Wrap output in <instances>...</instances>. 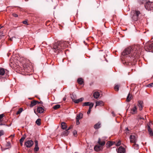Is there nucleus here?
Instances as JSON below:
<instances>
[{
    "label": "nucleus",
    "mask_w": 153,
    "mask_h": 153,
    "mask_svg": "<svg viewBox=\"0 0 153 153\" xmlns=\"http://www.w3.org/2000/svg\"><path fill=\"white\" fill-rule=\"evenodd\" d=\"M140 46L136 45L134 47H130L126 48L122 53V55L124 57H128L131 58V61L134 60L138 58V55L140 52Z\"/></svg>",
    "instance_id": "obj_1"
},
{
    "label": "nucleus",
    "mask_w": 153,
    "mask_h": 153,
    "mask_svg": "<svg viewBox=\"0 0 153 153\" xmlns=\"http://www.w3.org/2000/svg\"><path fill=\"white\" fill-rule=\"evenodd\" d=\"M66 42L60 41L55 43L53 47V50L55 53H56L57 51L62 48H64L66 46Z\"/></svg>",
    "instance_id": "obj_2"
},
{
    "label": "nucleus",
    "mask_w": 153,
    "mask_h": 153,
    "mask_svg": "<svg viewBox=\"0 0 153 153\" xmlns=\"http://www.w3.org/2000/svg\"><path fill=\"white\" fill-rule=\"evenodd\" d=\"M146 51L148 52H153V42H146L144 46Z\"/></svg>",
    "instance_id": "obj_3"
},
{
    "label": "nucleus",
    "mask_w": 153,
    "mask_h": 153,
    "mask_svg": "<svg viewBox=\"0 0 153 153\" xmlns=\"http://www.w3.org/2000/svg\"><path fill=\"white\" fill-rule=\"evenodd\" d=\"M140 14V11L137 10H133L131 12L132 19L134 21H137L139 19V15Z\"/></svg>",
    "instance_id": "obj_4"
},
{
    "label": "nucleus",
    "mask_w": 153,
    "mask_h": 153,
    "mask_svg": "<svg viewBox=\"0 0 153 153\" xmlns=\"http://www.w3.org/2000/svg\"><path fill=\"white\" fill-rule=\"evenodd\" d=\"M145 8L148 10H153V2L148 1L145 4Z\"/></svg>",
    "instance_id": "obj_5"
},
{
    "label": "nucleus",
    "mask_w": 153,
    "mask_h": 153,
    "mask_svg": "<svg viewBox=\"0 0 153 153\" xmlns=\"http://www.w3.org/2000/svg\"><path fill=\"white\" fill-rule=\"evenodd\" d=\"M33 144V142L32 140H28L25 142V145L27 148L31 147Z\"/></svg>",
    "instance_id": "obj_6"
},
{
    "label": "nucleus",
    "mask_w": 153,
    "mask_h": 153,
    "mask_svg": "<svg viewBox=\"0 0 153 153\" xmlns=\"http://www.w3.org/2000/svg\"><path fill=\"white\" fill-rule=\"evenodd\" d=\"M137 137L135 135H131L130 136V142L131 143H136Z\"/></svg>",
    "instance_id": "obj_7"
},
{
    "label": "nucleus",
    "mask_w": 153,
    "mask_h": 153,
    "mask_svg": "<svg viewBox=\"0 0 153 153\" xmlns=\"http://www.w3.org/2000/svg\"><path fill=\"white\" fill-rule=\"evenodd\" d=\"M137 106L138 107L140 111L142 110L143 107V102L142 101H138L137 103Z\"/></svg>",
    "instance_id": "obj_8"
},
{
    "label": "nucleus",
    "mask_w": 153,
    "mask_h": 153,
    "mask_svg": "<svg viewBox=\"0 0 153 153\" xmlns=\"http://www.w3.org/2000/svg\"><path fill=\"white\" fill-rule=\"evenodd\" d=\"M117 151L118 153H124L125 152V149L122 146H120Z\"/></svg>",
    "instance_id": "obj_9"
},
{
    "label": "nucleus",
    "mask_w": 153,
    "mask_h": 153,
    "mask_svg": "<svg viewBox=\"0 0 153 153\" xmlns=\"http://www.w3.org/2000/svg\"><path fill=\"white\" fill-rule=\"evenodd\" d=\"M71 98L72 100L75 103H78L79 102H81L83 100L84 98H81L77 100H75L72 97Z\"/></svg>",
    "instance_id": "obj_10"
},
{
    "label": "nucleus",
    "mask_w": 153,
    "mask_h": 153,
    "mask_svg": "<svg viewBox=\"0 0 153 153\" xmlns=\"http://www.w3.org/2000/svg\"><path fill=\"white\" fill-rule=\"evenodd\" d=\"M102 149V146L99 144L96 145L94 147V149L95 151H99Z\"/></svg>",
    "instance_id": "obj_11"
},
{
    "label": "nucleus",
    "mask_w": 153,
    "mask_h": 153,
    "mask_svg": "<svg viewBox=\"0 0 153 153\" xmlns=\"http://www.w3.org/2000/svg\"><path fill=\"white\" fill-rule=\"evenodd\" d=\"M131 113L134 114L137 113V108L136 106L135 105L131 109Z\"/></svg>",
    "instance_id": "obj_12"
},
{
    "label": "nucleus",
    "mask_w": 153,
    "mask_h": 153,
    "mask_svg": "<svg viewBox=\"0 0 153 153\" xmlns=\"http://www.w3.org/2000/svg\"><path fill=\"white\" fill-rule=\"evenodd\" d=\"M148 126V130L149 133V134L150 136H153V132L151 129L150 126V124L149 123L147 125Z\"/></svg>",
    "instance_id": "obj_13"
},
{
    "label": "nucleus",
    "mask_w": 153,
    "mask_h": 153,
    "mask_svg": "<svg viewBox=\"0 0 153 153\" xmlns=\"http://www.w3.org/2000/svg\"><path fill=\"white\" fill-rule=\"evenodd\" d=\"M37 111L39 113H42L44 112V109L42 107H38L37 108Z\"/></svg>",
    "instance_id": "obj_14"
},
{
    "label": "nucleus",
    "mask_w": 153,
    "mask_h": 153,
    "mask_svg": "<svg viewBox=\"0 0 153 153\" xmlns=\"http://www.w3.org/2000/svg\"><path fill=\"white\" fill-rule=\"evenodd\" d=\"M96 105L95 107L99 105L102 106L104 105L103 102L99 100L97 101V102H96Z\"/></svg>",
    "instance_id": "obj_15"
},
{
    "label": "nucleus",
    "mask_w": 153,
    "mask_h": 153,
    "mask_svg": "<svg viewBox=\"0 0 153 153\" xmlns=\"http://www.w3.org/2000/svg\"><path fill=\"white\" fill-rule=\"evenodd\" d=\"M99 93L97 91L95 92L93 94V96L95 99H97L100 96Z\"/></svg>",
    "instance_id": "obj_16"
},
{
    "label": "nucleus",
    "mask_w": 153,
    "mask_h": 153,
    "mask_svg": "<svg viewBox=\"0 0 153 153\" xmlns=\"http://www.w3.org/2000/svg\"><path fill=\"white\" fill-rule=\"evenodd\" d=\"M37 101L36 100L32 101L30 105V107H32L33 106L35 105L37 103Z\"/></svg>",
    "instance_id": "obj_17"
},
{
    "label": "nucleus",
    "mask_w": 153,
    "mask_h": 153,
    "mask_svg": "<svg viewBox=\"0 0 153 153\" xmlns=\"http://www.w3.org/2000/svg\"><path fill=\"white\" fill-rule=\"evenodd\" d=\"M100 125L101 123L98 122L94 125V127L96 129H98L100 127Z\"/></svg>",
    "instance_id": "obj_18"
},
{
    "label": "nucleus",
    "mask_w": 153,
    "mask_h": 153,
    "mask_svg": "<svg viewBox=\"0 0 153 153\" xmlns=\"http://www.w3.org/2000/svg\"><path fill=\"white\" fill-rule=\"evenodd\" d=\"M114 143H115V142H114L108 141L106 143V145L110 147Z\"/></svg>",
    "instance_id": "obj_19"
},
{
    "label": "nucleus",
    "mask_w": 153,
    "mask_h": 153,
    "mask_svg": "<svg viewBox=\"0 0 153 153\" xmlns=\"http://www.w3.org/2000/svg\"><path fill=\"white\" fill-rule=\"evenodd\" d=\"M83 117V114L81 113H79V114L77 115L76 119L80 120L82 119Z\"/></svg>",
    "instance_id": "obj_20"
},
{
    "label": "nucleus",
    "mask_w": 153,
    "mask_h": 153,
    "mask_svg": "<svg viewBox=\"0 0 153 153\" xmlns=\"http://www.w3.org/2000/svg\"><path fill=\"white\" fill-rule=\"evenodd\" d=\"M94 105V103H91V104L90 105L89 107V110L87 112L88 114H89L90 113L91 109L92 108V107H93Z\"/></svg>",
    "instance_id": "obj_21"
},
{
    "label": "nucleus",
    "mask_w": 153,
    "mask_h": 153,
    "mask_svg": "<svg viewBox=\"0 0 153 153\" xmlns=\"http://www.w3.org/2000/svg\"><path fill=\"white\" fill-rule=\"evenodd\" d=\"M61 127L62 129H65L67 127V126L65 122H62L61 123Z\"/></svg>",
    "instance_id": "obj_22"
},
{
    "label": "nucleus",
    "mask_w": 153,
    "mask_h": 153,
    "mask_svg": "<svg viewBox=\"0 0 153 153\" xmlns=\"http://www.w3.org/2000/svg\"><path fill=\"white\" fill-rule=\"evenodd\" d=\"M98 143L99 144L102 146H104L105 144V142L104 141H103L101 142L100 139H99L98 141Z\"/></svg>",
    "instance_id": "obj_23"
},
{
    "label": "nucleus",
    "mask_w": 153,
    "mask_h": 153,
    "mask_svg": "<svg viewBox=\"0 0 153 153\" xmlns=\"http://www.w3.org/2000/svg\"><path fill=\"white\" fill-rule=\"evenodd\" d=\"M77 82L79 84L82 85L83 83V79L82 78H79L78 79Z\"/></svg>",
    "instance_id": "obj_24"
},
{
    "label": "nucleus",
    "mask_w": 153,
    "mask_h": 153,
    "mask_svg": "<svg viewBox=\"0 0 153 153\" xmlns=\"http://www.w3.org/2000/svg\"><path fill=\"white\" fill-rule=\"evenodd\" d=\"M5 74L4 69L2 68H0V75H3Z\"/></svg>",
    "instance_id": "obj_25"
},
{
    "label": "nucleus",
    "mask_w": 153,
    "mask_h": 153,
    "mask_svg": "<svg viewBox=\"0 0 153 153\" xmlns=\"http://www.w3.org/2000/svg\"><path fill=\"white\" fill-rule=\"evenodd\" d=\"M132 97V95H130L129 93L128 94V95L127 97L126 101H127L129 102L130 101Z\"/></svg>",
    "instance_id": "obj_26"
},
{
    "label": "nucleus",
    "mask_w": 153,
    "mask_h": 153,
    "mask_svg": "<svg viewBox=\"0 0 153 153\" xmlns=\"http://www.w3.org/2000/svg\"><path fill=\"white\" fill-rule=\"evenodd\" d=\"M72 127V126H70L69 127L68 129L66 130L64 132V134H65V135L67 136L69 132L68 131V130L71 129Z\"/></svg>",
    "instance_id": "obj_27"
},
{
    "label": "nucleus",
    "mask_w": 153,
    "mask_h": 153,
    "mask_svg": "<svg viewBox=\"0 0 153 153\" xmlns=\"http://www.w3.org/2000/svg\"><path fill=\"white\" fill-rule=\"evenodd\" d=\"M133 147L135 149H138L139 148V145L137 144H136V143H134Z\"/></svg>",
    "instance_id": "obj_28"
},
{
    "label": "nucleus",
    "mask_w": 153,
    "mask_h": 153,
    "mask_svg": "<svg viewBox=\"0 0 153 153\" xmlns=\"http://www.w3.org/2000/svg\"><path fill=\"white\" fill-rule=\"evenodd\" d=\"M91 102H85L84 103H83L82 105L83 106H90V105L91 104Z\"/></svg>",
    "instance_id": "obj_29"
},
{
    "label": "nucleus",
    "mask_w": 153,
    "mask_h": 153,
    "mask_svg": "<svg viewBox=\"0 0 153 153\" xmlns=\"http://www.w3.org/2000/svg\"><path fill=\"white\" fill-rule=\"evenodd\" d=\"M36 123L38 126H40L41 125V119H37L36 121Z\"/></svg>",
    "instance_id": "obj_30"
},
{
    "label": "nucleus",
    "mask_w": 153,
    "mask_h": 153,
    "mask_svg": "<svg viewBox=\"0 0 153 153\" xmlns=\"http://www.w3.org/2000/svg\"><path fill=\"white\" fill-rule=\"evenodd\" d=\"M26 137V136L25 135L23 137H22L20 140V142H23Z\"/></svg>",
    "instance_id": "obj_31"
},
{
    "label": "nucleus",
    "mask_w": 153,
    "mask_h": 153,
    "mask_svg": "<svg viewBox=\"0 0 153 153\" xmlns=\"http://www.w3.org/2000/svg\"><path fill=\"white\" fill-rule=\"evenodd\" d=\"M22 110H23V109L22 108H20L19 109V110L16 112V114L17 115L19 114L22 112Z\"/></svg>",
    "instance_id": "obj_32"
},
{
    "label": "nucleus",
    "mask_w": 153,
    "mask_h": 153,
    "mask_svg": "<svg viewBox=\"0 0 153 153\" xmlns=\"http://www.w3.org/2000/svg\"><path fill=\"white\" fill-rule=\"evenodd\" d=\"M60 105H56L53 107V108L55 109L59 108L60 107Z\"/></svg>",
    "instance_id": "obj_33"
},
{
    "label": "nucleus",
    "mask_w": 153,
    "mask_h": 153,
    "mask_svg": "<svg viewBox=\"0 0 153 153\" xmlns=\"http://www.w3.org/2000/svg\"><path fill=\"white\" fill-rule=\"evenodd\" d=\"M4 116V114H0V122H1L3 120V118Z\"/></svg>",
    "instance_id": "obj_34"
},
{
    "label": "nucleus",
    "mask_w": 153,
    "mask_h": 153,
    "mask_svg": "<svg viewBox=\"0 0 153 153\" xmlns=\"http://www.w3.org/2000/svg\"><path fill=\"white\" fill-rule=\"evenodd\" d=\"M119 86L118 85H116L114 88L115 90L116 91H118L119 90Z\"/></svg>",
    "instance_id": "obj_35"
},
{
    "label": "nucleus",
    "mask_w": 153,
    "mask_h": 153,
    "mask_svg": "<svg viewBox=\"0 0 153 153\" xmlns=\"http://www.w3.org/2000/svg\"><path fill=\"white\" fill-rule=\"evenodd\" d=\"M39 147H38V146H35V147L34 148V151H38L39 150Z\"/></svg>",
    "instance_id": "obj_36"
},
{
    "label": "nucleus",
    "mask_w": 153,
    "mask_h": 153,
    "mask_svg": "<svg viewBox=\"0 0 153 153\" xmlns=\"http://www.w3.org/2000/svg\"><path fill=\"white\" fill-rule=\"evenodd\" d=\"M146 86L148 87L151 88L153 87V82L150 84L147 85Z\"/></svg>",
    "instance_id": "obj_37"
},
{
    "label": "nucleus",
    "mask_w": 153,
    "mask_h": 153,
    "mask_svg": "<svg viewBox=\"0 0 153 153\" xmlns=\"http://www.w3.org/2000/svg\"><path fill=\"white\" fill-rule=\"evenodd\" d=\"M4 131L2 130H0V137L4 134Z\"/></svg>",
    "instance_id": "obj_38"
},
{
    "label": "nucleus",
    "mask_w": 153,
    "mask_h": 153,
    "mask_svg": "<svg viewBox=\"0 0 153 153\" xmlns=\"http://www.w3.org/2000/svg\"><path fill=\"white\" fill-rule=\"evenodd\" d=\"M73 134L74 135V136L76 137V135L77 134V131L76 130H75L73 131Z\"/></svg>",
    "instance_id": "obj_39"
},
{
    "label": "nucleus",
    "mask_w": 153,
    "mask_h": 153,
    "mask_svg": "<svg viewBox=\"0 0 153 153\" xmlns=\"http://www.w3.org/2000/svg\"><path fill=\"white\" fill-rule=\"evenodd\" d=\"M121 144V141H119L118 142L116 143L115 144L117 146H119Z\"/></svg>",
    "instance_id": "obj_40"
},
{
    "label": "nucleus",
    "mask_w": 153,
    "mask_h": 153,
    "mask_svg": "<svg viewBox=\"0 0 153 153\" xmlns=\"http://www.w3.org/2000/svg\"><path fill=\"white\" fill-rule=\"evenodd\" d=\"M79 120L78 119H76V124L77 125H78L80 124Z\"/></svg>",
    "instance_id": "obj_41"
},
{
    "label": "nucleus",
    "mask_w": 153,
    "mask_h": 153,
    "mask_svg": "<svg viewBox=\"0 0 153 153\" xmlns=\"http://www.w3.org/2000/svg\"><path fill=\"white\" fill-rule=\"evenodd\" d=\"M35 146H38V142L37 140H35Z\"/></svg>",
    "instance_id": "obj_42"
},
{
    "label": "nucleus",
    "mask_w": 153,
    "mask_h": 153,
    "mask_svg": "<svg viewBox=\"0 0 153 153\" xmlns=\"http://www.w3.org/2000/svg\"><path fill=\"white\" fill-rule=\"evenodd\" d=\"M3 33L1 31H0V36H3L4 35H3Z\"/></svg>",
    "instance_id": "obj_43"
},
{
    "label": "nucleus",
    "mask_w": 153,
    "mask_h": 153,
    "mask_svg": "<svg viewBox=\"0 0 153 153\" xmlns=\"http://www.w3.org/2000/svg\"><path fill=\"white\" fill-rule=\"evenodd\" d=\"M23 24L26 25L27 24V22L26 21H25L23 22Z\"/></svg>",
    "instance_id": "obj_44"
},
{
    "label": "nucleus",
    "mask_w": 153,
    "mask_h": 153,
    "mask_svg": "<svg viewBox=\"0 0 153 153\" xmlns=\"http://www.w3.org/2000/svg\"><path fill=\"white\" fill-rule=\"evenodd\" d=\"M13 16L14 17H17L18 16V15H17V14H16V13H14V14H13Z\"/></svg>",
    "instance_id": "obj_45"
},
{
    "label": "nucleus",
    "mask_w": 153,
    "mask_h": 153,
    "mask_svg": "<svg viewBox=\"0 0 153 153\" xmlns=\"http://www.w3.org/2000/svg\"><path fill=\"white\" fill-rule=\"evenodd\" d=\"M22 64L23 65L24 67H25V66H26V64H25V62L24 61L22 62Z\"/></svg>",
    "instance_id": "obj_46"
},
{
    "label": "nucleus",
    "mask_w": 153,
    "mask_h": 153,
    "mask_svg": "<svg viewBox=\"0 0 153 153\" xmlns=\"http://www.w3.org/2000/svg\"><path fill=\"white\" fill-rule=\"evenodd\" d=\"M37 103H38V104H39V103L42 104L43 102L42 101L38 102L37 101Z\"/></svg>",
    "instance_id": "obj_47"
},
{
    "label": "nucleus",
    "mask_w": 153,
    "mask_h": 153,
    "mask_svg": "<svg viewBox=\"0 0 153 153\" xmlns=\"http://www.w3.org/2000/svg\"><path fill=\"white\" fill-rule=\"evenodd\" d=\"M14 134H12L10 136V137H14Z\"/></svg>",
    "instance_id": "obj_48"
},
{
    "label": "nucleus",
    "mask_w": 153,
    "mask_h": 153,
    "mask_svg": "<svg viewBox=\"0 0 153 153\" xmlns=\"http://www.w3.org/2000/svg\"><path fill=\"white\" fill-rule=\"evenodd\" d=\"M10 145V143L9 142H7V146H9Z\"/></svg>",
    "instance_id": "obj_49"
},
{
    "label": "nucleus",
    "mask_w": 153,
    "mask_h": 153,
    "mask_svg": "<svg viewBox=\"0 0 153 153\" xmlns=\"http://www.w3.org/2000/svg\"><path fill=\"white\" fill-rule=\"evenodd\" d=\"M111 113L113 115V116H115V114H114V112L113 111H112V112H111Z\"/></svg>",
    "instance_id": "obj_50"
},
{
    "label": "nucleus",
    "mask_w": 153,
    "mask_h": 153,
    "mask_svg": "<svg viewBox=\"0 0 153 153\" xmlns=\"http://www.w3.org/2000/svg\"><path fill=\"white\" fill-rule=\"evenodd\" d=\"M140 119H144V118H143V117H140Z\"/></svg>",
    "instance_id": "obj_51"
},
{
    "label": "nucleus",
    "mask_w": 153,
    "mask_h": 153,
    "mask_svg": "<svg viewBox=\"0 0 153 153\" xmlns=\"http://www.w3.org/2000/svg\"><path fill=\"white\" fill-rule=\"evenodd\" d=\"M63 100L64 101H65L66 100V98L65 97L63 98Z\"/></svg>",
    "instance_id": "obj_52"
},
{
    "label": "nucleus",
    "mask_w": 153,
    "mask_h": 153,
    "mask_svg": "<svg viewBox=\"0 0 153 153\" xmlns=\"http://www.w3.org/2000/svg\"><path fill=\"white\" fill-rule=\"evenodd\" d=\"M126 130H127V131H129V130H128V128H126Z\"/></svg>",
    "instance_id": "obj_53"
},
{
    "label": "nucleus",
    "mask_w": 153,
    "mask_h": 153,
    "mask_svg": "<svg viewBox=\"0 0 153 153\" xmlns=\"http://www.w3.org/2000/svg\"><path fill=\"white\" fill-rule=\"evenodd\" d=\"M20 144H21V146H22V143H23V142H20Z\"/></svg>",
    "instance_id": "obj_54"
},
{
    "label": "nucleus",
    "mask_w": 153,
    "mask_h": 153,
    "mask_svg": "<svg viewBox=\"0 0 153 153\" xmlns=\"http://www.w3.org/2000/svg\"><path fill=\"white\" fill-rule=\"evenodd\" d=\"M4 125V124H2V123H1V124H0V126H1V125Z\"/></svg>",
    "instance_id": "obj_55"
},
{
    "label": "nucleus",
    "mask_w": 153,
    "mask_h": 153,
    "mask_svg": "<svg viewBox=\"0 0 153 153\" xmlns=\"http://www.w3.org/2000/svg\"><path fill=\"white\" fill-rule=\"evenodd\" d=\"M2 27L1 26H0V29H1Z\"/></svg>",
    "instance_id": "obj_56"
}]
</instances>
